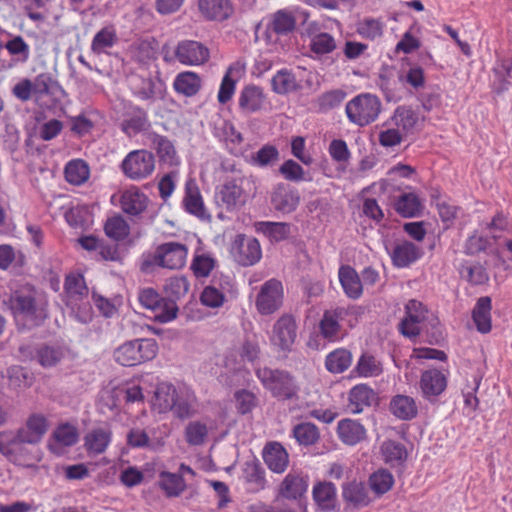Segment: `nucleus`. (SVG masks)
<instances>
[{
	"label": "nucleus",
	"instance_id": "obj_1",
	"mask_svg": "<svg viewBox=\"0 0 512 512\" xmlns=\"http://www.w3.org/2000/svg\"><path fill=\"white\" fill-rule=\"evenodd\" d=\"M9 308L18 331H30L40 327L48 318L47 303L32 293L16 291L10 296Z\"/></svg>",
	"mask_w": 512,
	"mask_h": 512
},
{
	"label": "nucleus",
	"instance_id": "obj_2",
	"mask_svg": "<svg viewBox=\"0 0 512 512\" xmlns=\"http://www.w3.org/2000/svg\"><path fill=\"white\" fill-rule=\"evenodd\" d=\"M255 374L263 387L281 400H291L298 395L299 387L295 377L286 370L269 367L257 368Z\"/></svg>",
	"mask_w": 512,
	"mask_h": 512
},
{
	"label": "nucleus",
	"instance_id": "obj_3",
	"mask_svg": "<svg viewBox=\"0 0 512 512\" xmlns=\"http://www.w3.org/2000/svg\"><path fill=\"white\" fill-rule=\"evenodd\" d=\"M158 344L153 338H138L124 342L114 351V359L122 366L132 367L153 360Z\"/></svg>",
	"mask_w": 512,
	"mask_h": 512
},
{
	"label": "nucleus",
	"instance_id": "obj_4",
	"mask_svg": "<svg viewBox=\"0 0 512 512\" xmlns=\"http://www.w3.org/2000/svg\"><path fill=\"white\" fill-rule=\"evenodd\" d=\"M187 253V247L182 243H163L156 248L150 258L142 262L141 271L149 273L152 271L151 268L155 265L170 270L180 269L185 265Z\"/></svg>",
	"mask_w": 512,
	"mask_h": 512
},
{
	"label": "nucleus",
	"instance_id": "obj_5",
	"mask_svg": "<svg viewBox=\"0 0 512 512\" xmlns=\"http://www.w3.org/2000/svg\"><path fill=\"white\" fill-rule=\"evenodd\" d=\"M345 110L350 122L365 126L377 119L381 111V101L375 95L364 93L349 101Z\"/></svg>",
	"mask_w": 512,
	"mask_h": 512
},
{
	"label": "nucleus",
	"instance_id": "obj_6",
	"mask_svg": "<svg viewBox=\"0 0 512 512\" xmlns=\"http://www.w3.org/2000/svg\"><path fill=\"white\" fill-rule=\"evenodd\" d=\"M296 338V319L293 315L285 313L273 324L270 343L278 351L288 354L292 352Z\"/></svg>",
	"mask_w": 512,
	"mask_h": 512
},
{
	"label": "nucleus",
	"instance_id": "obj_7",
	"mask_svg": "<svg viewBox=\"0 0 512 512\" xmlns=\"http://www.w3.org/2000/svg\"><path fill=\"white\" fill-rule=\"evenodd\" d=\"M140 304L153 312L155 319L167 323L177 317L178 307L173 300H166L153 288H145L139 292Z\"/></svg>",
	"mask_w": 512,
	"mask_h": 512
},
{
	"label": "nucleus",
	"instance_id": "obj_8",
	"mask_svg": "<svg viewBox=\"0 0 512 512\" xmlns=\"http://www.w3.org/2000/svg\"><path fill=\"white\" fill-rule=\"evenodd\" d=\"M125 176L132 180H142L155 169V158L148 150H134L127 154L121 164Z\"/></svg>",
	"mask_w": 512,
	"mask_h": 512
},
{
	"label": "nucleus",
	"instance_id": "obj_9",
	"mask_svg": "<svg viewBox=\"0 0 512 512\" xmlns=\"http://www.w3.org/2000/svg\"><path fill=\"white\" fill-rule=\"evenodd\" d=\"M230 254L237 264L248 267L260 261L262 249L256 238L237 234L231 243Z\"/></svg>",
	"mask_w": 512,
	"mask_h": 512
},
{
	"label": "nucleus",
	"instance_id": "obj_10",
	"mask_svg": "<svg viewBox=\"0 0 512 512\" xmlns=\"http://www.w3.org/2000/svg\"><path fill=\"white\" fill-rule=\"evenodd\" d=\"M283 285L277 279L267 280L257 294L255 305L261 315H270L283 305Z\"/></svg>",
	"mask_w": 512,
	"mask_h": 512
},
{
	"label": "nucleus",
	"instance_id": "obj_11",
	"mask_svg": "<svg viewBox=\"0 0 512 512\" xmlns=\"http://www.w3.org/2000/svg\"><path fill=\"white\" fill-rule=\"evenodd\" d=\"M270 203L275 211L290 214L297 209L300 203V194L290 184L280 182L271 191Z\"/></svg>",
	"mask_w": 512,
	"mask_h": 512
},
{
	"label": "nucleus",
	"instance_id": "obj_12",
	"mask_svg": "<svg viewBox=\"0 0 512 512\" xmlns=\"http://www.w3.org/2000/svg\"><path fill=\"white\" fill-rule=\"evenodd\" d=\"M123 121L121 130L128 136L147 131L151 124L147 111L131 101L123 103Z\"/></svg>",
	"mask_w": 512,
	"mask_h": 512
},
{
	"label": "nucleus",
	"instance_id": "obj_13",
	"mask_svg": "<svg viewBox=\"0 0 512 512\" xmlns=\"http://www.w3.org/2000/svg\"><path fill=\"white\" fill-rule=\"evenodd\" d=\"M209 49L200 42L184 40L178 43L175 56L185 65L204 64L209 59Z\"/></svg>",
	"mask_w": 512,
	"mask_h": 512
},
{
	"label": "nucleus",
	"instance_id": "obj_14",
	"mask_svg": "<svg viewBox=\"0 0 512 512\" xmlns=\"http://www.w3.org/2000/svg\"><path fill=\"white\" fill-rule=\"evenodd\" d=\"M9 431L0 432V453L10 462L24 464L28 461L39 460L35 453L27 446L29 444H9Z\"/></svg>",
	"mask_w": 512,
	"mask_h": 512
},
{
	"label": "nucleus",
	"instance_id": "obj_15",
	"mask_svg": "<svg viewBox=\"0 0 512 512\" xmlns=\"http://www.w3.org/2000/svg\"><path fill=\"white\" fill-rule=\"evenodd\" d=\"M242 478L249 493H258L266 488L265 469L256 458L243 464Z\"/></svg>",
	"mask_w": 512,
	"mask_h": 512
},
{
	"label": "nucleus",
	"instance_id": "obj_16",
	"mask_svg": "<svg viewBox=\"0 0 512 512\" xmlns=\"http://www.w3.org/2000/svg\"><path fill=\"white\" fill-rule=\"evenodd\" d=\"M198 10L208 21L223 22L233 14L230 0H198Z\"/></svg>",
	"mask_w": 512,
	"mask_h": 512
},
{
	"label": "nucleus",
	"instance_id": "obj_17",
	"mask_svg": "<svg viewBox=\"0 0 512 512\" xmlns=\"http://www.w3.org/2000/svg\"><path fill=\"white\" fill-rule=\"evenodd\" d=\"M162 82H156L152 77L136 75L132 80V93L142 101H155L162 98Z\"/></svg>",
	"mask_w": 512,
	"mask_h": 512
},
{
	"label": "nucleus",
	"instance_id": "obj_18",
	"mask_svg": "<svg viewBox=\"0 0 512 512\" xmlns=\"http://www.w3.org/2000/svg\"><path fill=\"white\" fill-rule=\"evenodd\" d=\"M447 386V379L444 374L437 370H426L420 379V388L424 398L432 401L439 396Z\"/></svg>",
	"mask_w": 512,
	"mask_h": 512
},
{
	"label": "nucleus",
	"instance_id": "obj_19",
	"mask_svg": "<svg viewBox=\"0 0 512 512\" xmlns=\"http://www.w3.org/2000/svg\"><path fill=\"white\" fill-rule=\"evenodd\" d=\"M307 489V477L288 473L279 486L277 498L282 497L288 500H300L307 492Z\"/></svg>",
	"mask_w": 512,
	"mask_h": 512
},
{
	"label": "nucleus",
	"instance_id": "obj_20",
	"mask_svg": "<svg viewBox=\"0 0 512 512\" xmlns=\"http://www.w3.org/2000/svg\"><path fill=\"white\" fill-rule=\"evenodd\" d=\"M342 498L352 508L359 509L370 503L368 490L361 481L352 480L342 484Z\"/></svg>",
	"mask_w": 512,
	"mask_h": 512
},
{
	"label": "nucleus",
	"instance_id": "obj_21",
	"mask_svg": "<svg viewBox=\"0 0 512 512\" xmlns=\"http://www.w3.org/2000/svg\"><path fill=\"white\" fill-rule=\"evenodd\" d=\"M183 205L186 212L194 215L200 220H209L211 217L205 209L200 190L196 183L193 181H188L185 185Z\"/></svg>",
	"mask_w": 512,
	"mask_h": 512
},
{
	"label": "nucleus",
	"instance_id": "obj_22",
	"mask_svg": "<svg viewBox=\"0 0 512 512\" xmlns=\"http://www.w3.org/2000/svg\"><path fill=\"white\" fill-rule=\"evenodd\" d=\"M262 456L268 468L275 473H283L289 463L288 453L279 442L267 443Z\"/></svg>",
	"mask_w": 512,
	"mask_h": 512
},
{
	"label": "nucleus",
	"instance_id": "obj_23",
	"mask_svg": "<svg viewBox=\"0 0 512 512\" xmlns=\"http://www.w3.org/2000/svg\"><path fill=\"white\" fill-rule=\"evenodd\" d=\"M423 255L422 249L410 241L398 243L390 253L392 263L397 268H405Z\"/></svg>",
	"mask_w": 512,
	"mask_h": 512
},
{
	"label": "nucleus",
	"instance_id": "obj_24",
	"mask_svg": "<svg viewBox=\"0 0 512 512\" xmlns=\"http://www.w3.org/2000/svg\"><path fill=\"white\" fill-rule=\"evenodd\" d=\"M257 233L263 234L271 243L289 239L292 224L287 222L260 221L254 224Z\"/></svg>",
	"mask_w": 512,
	"mask_h": 512
},
{
	"label": "nucleus",
	"instance_id": "obj_25",
	"mask_svg": "<svg viewBox=\"0 0 512 512\" xmlns=\"http://www.w3.org/2000/svg\"><path fill=\"white\" fill-rule=\"evenodd\" d=\"M312 495L321 511L332 512L336 509V487L332 482H318L313 487Z\"/></svg>",
	"mask_w": 512,
	"mask_h": 512
},
{
	"label": "nucleus",
	"instance_id": "obj_26",
	"mask_svg": "<svg viewBox=\"0 0 512 512\" xmlns=\"http://www.w3.org/2000/svg\"><path fill=\"white\" fill-rule=\"evenodd\" d=\"M378 399L376 392L367 384L355 385L349 392V407L354 414L361 413Z\"/></svg>",
	"mask_w": 512,
	"mask_h": 512
},
{
	"label": "nucleus",
	"instance_id": "obj_27",
	"mask_svg": "<svg viewBox=\"0 0 512 512\" xmlns=\"http://www.w3.org/2000/svg\"><path fill=\"white\" fill-rule=\"evenodd\" d=\"M148 203L149 198L138 188L124 191L120 199L123 212L131 216L140 215L146 210Z\"/></svg>",
	"mask_w": 512,
	"mask_h": 512
},
{
	"label": "nucleus",
	"instance_id": "obj_28",
	"mask_svg": "<svg viewBox=\"0 0 512 512\" xmlns=\"http://www.w3.org/2000/svg\"><path fill=\"white\" fill-rule=\"evenodd\" d=\"M265 100L263 89L254 84L245 86L239 95V108L244 113H255L261 110Z\"/></svg>",
	"mask_w": 512,
	"mask_h": 512
},
{
	"label": "nucleus",
	"instance_id": "obj_29",
	"mask_svg": "<svg viewBox=\"0 0 512 512\" xmlns=\"http://www.w3.org/2000/svg\"><path fill=\"white\" fill-rule=\"evenodd\" d=\"M32 81L36 99H40L44 95L56 99L58 96L66 94L63 87L49 72L38 74Z\"/></svg>",
	"mask_w": 512,
	"mask_h": 512
},
{
	"label": "nucleus",
	"instance_id": "obj_30",
	"mask_svg": "<svg viewBox=\"0 0 512 512\" xmlns=\"http://www.w3.org/2000/svg\"><path fill=\"white\" fill-rule=\"evenodd\" d=\"M492 71L495 76L493 83L494 92L502 94L509 90L511 86L509 78L512 72V56H498Z\"/></svg>",
	"mask_w": 512,
	"mask_h": 512
},
{
	"label": "nucleus",
	"instance_id": "obj_31",
	"mask_svg": "<svg viewBox=\"0 0 512 512\" xmlns=\"http://www.w3.org/2000/svg\"><path fill=\"white\" fill-rule=\"evenodd\" d=\"M337 433L343 443L351 446L366 438L365 427L360 422L348 418L338 422Z\"/></svg>",
	"mask_w": 512,
	"mask_h": 512
},
{
	"label": "nucleus",
	"instance_id": "obj_32",
	"mask_svg": "<svg viewBox=\"0 0 512 512\" xmlns=\"http://www.w3.org/2000/svg\"><path fill=\"white\" fill-rule=\"evenodd\" d=\"M460 276L474 286L487 284L489 274L484 264L479 261L463 260L458 268Z\"/></svg>",
	"mask_w": 512,
	"mask_h": 512
},
{
	"label": "nucleus",
	"instance_id": "obj_33",
	"mask_svg": "<svg viewBox=\"0 0 512 512\" xmlns=\"http://www.w3.org/2000/svg\"><path fill=\"white\" fill-rule=\"evenodd\" d=\"M389 411L398 419L409 421L418 414V407L415 400L407 395L398 394L392 397L389 404Z\"/></svg>",
	"mask_w": 512,
	"mask_h": 512
},
{
	"label": "nucleus",
	"instance_id": "obj_34",
	"mask_svg": "<svg viewBox=\"0 0 512 512\" xmlns=\"http://www.w3.org/2000/svg\"><path fill=\"white\" fill-rule=\"evenodd\" d=\"M242 194V187L237 184L235 179H232L220 186L216 193V201L225 206L227 211H232L240 202Z\"/></svg>",
	"mask_w": 512,
	"mask_h": 512
},
{
	"label": "nucleus",
	"instance_id": "obj_35",
	"mask_svg": "<svg viewBox=\"0 0 512 512\" xmlns=\"http://www.w3.org/2000/svg\"><path fill=\"white\" fill-rule=\"evenodd\" d=\"M491 298L489 296L480 297L472 311V319L480 333H488L491 331Z\"/></svg>",
	"mask_w": 512,
	"mask_h": 512
},
{
	"label": "nucleus",
	"instance_id": "obj_36",
	"mask_svg": "<svg viewBox=\"0 0 512 512\" xmlns=\"http://www.w3.org/2000/svg\"><path fill=\"white\" fill-rule=\"evenodd\" d=\"M339 280L345 294L351 299H358L363 293L361 278L351 266L344 265L339 269Z\"/></svg>",
	"mask_w": 512,
	"mask_h": 512
},
{
	"label": "nucleus",
	"instance_id": "obj_37",
	"mask_svg": "<svg viewBox=\"0 0 512 512\" xmlns=\"http://www.w3.org/2000/svg\"><path fill=\"white\" fill-rule=\"evenodd\" d=\"M396 212L404 218L419 217L423 210L422 202L415 193H403L395 202Z\"/></svg>",
	"mask_w": 512,
	"mask_h": 512
},
{
	"label": "nucleus",
	"instance_id": "obj_38",
	"mask_svg": "<svg viewBox=\"0 0 512 512\" xmlns=\"http://www.w3.org/2000/svg\"><path fill=\"white\" fill-rule=\"evenodd\" d=\"M384 461L391 467L401 466L407 460L408 453L404 444L395 440H386L381 444Z\"/></svg>",
	"mask_w": 512,
	"mask_h": 512
},
{
	"label": "nucleus",
	"instance_id": "obj_39",
	"mask_svg": "<svg viewBox=\"0 0 512 512\" xmlns=\"http://www.w3.org/2000/svg\"><path fill=\"white\" fill-rule=\"evenodd\" d=\"M173 86L176 92L186 97H192L201 88V78L191 71L181 72L176 76Z\"/></svg>",
	"mask_w": 512,
	"mask_h": 512
},
{
	"label": "nucleus",
	"instance_id": "obj_40",
	"mask_svg": "<svg viewBox=\"0 0 512 512\" xmlns=\"http://www.w3.org/2000/svg\"><path fill=\"white\" fill-rule=\"evenodd\" d=\"M118 42L116 29L113 25H107L100 29L93 37L91 50L94 54L100 55L107 49L112 48Z\"/></svg>",
	"mask_w": 512,
	"mask_h": 512
},
{
	"label": "nucleus",
	"instance_id": "obj_41",
	"mask_svg": "<svg viewBox=\"0 0 512 512\" xmlns=\"http://www.w3.org/2000/svg\"><path fill=\"white\" fill-rule=\"evenodd\" d=\"M178 396L174 385L161 383L155 390L154 406L160 413L168 412L175 405Z\"/></svg>",
	"mask_w": 512,
	"mask_h": 512
},
{
	"label": "nucleus",
	"instance_id": "obj_42",
	"mask_svg": "<svg viewBox=\"0 0 512 512\" xmlns=\"http://www.w3.org/2000/svg\"><path fill=\"white\" fill-rule=\"evenodd\" d=\"M351 363L352 354L344 348L330 352L325 359V367L331 373H342L350 367Z\"/></svg>",
	"mask_w": 512,
	"mask_h": 512
},
{
	"label": "nucleus",
	"instance_id": "obj_43",
	"mask_svg": "<svg viewBox=\"0 0 512 512\" xmlns=\"http://www.w3.org/2000/svg\"><path fill=\"white\" fill-rule=\"evenodd\" d=\"M159 486L167 497H177L186 488L185 480L179 473L161 472Z\"/></svg>",
	"mask_w": 512,
	"mask_h": 512
},
{
	"label": "nucleus",
	"instance_id": "obj_44",
	"mask_svg": "<svg viewBox=\"0 0 512 512\" xmlns=\"http://www.w3.org/2000/svg\"><path fill=\"white\" fill-rule=\"evenodd\" d=\"M270 28L277 35H287L295 30L296 19L287 10H278L273 14Z\"/></svg>",
	"mask_w": 512,
	"mask_h": 512
},
{
	"label": "nucleus",
	"instance_id": "obj_45",
	"mask_svg": "<svg viewBox=\"0 0 512 512\" xmlns=\"http://www.w3.org/2000/svg\"><path fill=\"white\" fill-rule=\"evenodd\" d=\"M279 158L280 152L278 148L271 144H265L251 155L250 163L261 168L270 167L277 163Z\"/></svg>",
	"mask_w": 512,
	"mask_h": 512
},
{
	"label": "nucleus",
	"instance_id": "obj_46",
	"mask_svg": "<svg viewBox=\"0 0 512 512\" xmlns=\"http://www.w3.org/2000/svg\"><path fill=\"white\" fill-rule=\"evenodd\" d=\"M64 174L70 184L81 185L89 178V167L83 160H71L67 163Z\"/></svg>",
	"mask_w": 512,
	"mask_h": 512
},
{
	"label": "nucleus",
	"instance_id": "obj_47",
	"mask_svg": "<svg viewBox=\"0 0 512 512\" xmlns=\"http://www.w3.org/2000/svg\"><path fill=\"white\" fill-rule=\"evenodd\" d=\"M272 90L280 95L296 91L298 85L294 74L286 69L278 71L271 80Z\"/></svg>",
	"mask_w": 512,
	"mask_h": 512
},
{
	"label": "nucleus",
	"instance_id": "obj_48",
	"mask_svg": "<svg viewBox=\"0 0 512 512\" xmlns=\"http://www.w3.org/2000/svg\"><path fill=\"white\" fill-rule=\"evenodd\" d=\"M64 354L60 347L41 344L36 348V358L38 363L44 368H50L56 366Z\"/></svg>",
	"mask_w": 512,
	"mask_h": 512
},
{
	"label": "nucleus",
	"instance_id": "obj_49",
	"mask_svg": "<svg viewBox=\"0 0 512 512\" xmlns=\"http://www.w3.org/2000/svg\"><path fill=\"white\" fill-rule=\"evenodd\" d=\"M394 484V477L387 469L381 468L369 477V485L371 490L377 495L381 496L387 493Z\"/></svg>",
	"mask_w": 512,
	"mask_h": 512
},
{
	"label": "nucleus",
	"instance_id": "obj_50",
	"mask_svg": "<svg viewBox=\"0 0 512 512\" xmlns=\"http://www.w3.org/2000/svg\"><path fill=\"white\" fill-rule=\"evenodd\" d=\"M293 436L300 445L304 446H311L320 438L317 426L310 422H302L295 425L293 428Z\"/></svg>",
	"mask_w": 512,
	"mask_h": 512
},
{
	"label": "nucleus",
	"instance_id": "obj_51",
	"mask_svg": "<svg viewBox=\"0 0 512 512\" xmlns=\"http://www.w3.org/2000/svg\"><path fill=\"white\" fill-rule=\"evenodd\" d=\"M110 442V433L98 428L85 436V447L96 454L103 453Z\"/></svg>",
	"mask_w": 512,
	"mask_h": 512
},
{
	"label": "nucleus",
	"instance_id": "obj_52",
	"mask_svg": "<svg viewBox=\"0 0 512 512\" xmlns=\"http://www.w3.org/2000/svg\"><path fill=\"white\" fill-rule=\"evenodd\" d=\"M8 53L19 63H26L30 57V47L20 35L12 36L4 45Z\"/></svg>",
	"mask_w": 512,
	"mask_h": 512
},
{
	"label": "nucleus",
	"instance_id": "obj_53",
	"mask_svg": "<svg viewBox=\"0 0 512 512\" xmlns=\"http://www.w3.org/2000/svg\"><path fill=\"white\" fill-rule=\"evenodd\" d=\"M395 124L402 130H413L419 120L418 114L409 106H398L392 116Z\"/></svg>",
	"mask_w": 512,
	"mask_h": 512
},
{
	"label": "nucleus",
	"instance_id": "obj_54",
	"mask_svg": "<svg viewBox=\"0 0 512 512\" xmlns=\"http://www.w3.org/2000/svg\"><path fill=\"white\" fill-rule=\"evenodd\" d=\"M165 292L168 296L166 300L176 301L185 296L189 290V282L184 276L171 277L166 281L164 286Z\"/></svg>",
	"mask_w": 512,
	"mask_h": 512
},
{
	"label": "nucleus",
	"instance_id": "obj_55",
	"mask_svg": "<svg viewBox=\"0 0 512 512\" xmlns=\"http://www.w3.org/2000/svg\"><path fill=\"white\" fill-rule=\"evenodd\" d=\"M355 369L358 374L363 377L378 376L383 371L381 363L377 361L373 355L368 353L361 355Z\"/></svg>",
	"mask_w": 512,
	"mask_h": 512
},
{
	"label": "nucleus",
	"instance_id": "obj_56",
	"mask_svg": "<svg viewBox=\"0 0 512 512\" xmlns=\"http://www.w3.org/2000/svg\"><path fill=\"white\" fill-rule=\"evenodd\" d=\"M309 46L310 50L315 54L324 55L336 49V42L331 34L321 32L311 38Z\"/></svg>",
	"mask_w": 512,
	"mask_h": 512
},
{
	"label": "nucleus",
	"instance_id": "obj_57",
	"mask_svg": "<svg viewBox=\"0 0 512 512\" xmlns=\"http://www.w3.org/2000/svg\"><path fill=\"white\" fill-rule=\"evenodd\" d=\"M208 436L206 424L200 421L190 422L185 428V440L191 446H199Z\"/></svg>",
	"mask_w": 512,
	"mask_h": 512
},
{
	"label": "nucleus",
	"instance_id": "obj_58",
	"mask_svg": "<svg viewBox=\"0 0 512 512\" xmlns=\"http://www.w3.org/2000/svg\"><path fill=\"white\" fill-rule=\"evenodd\" d=\"M64 289L67 295L75 300L88 294V288L82 275L70 274L66 276Z\"/></svg>",
	"mask_w": 512,
	"mask_h": 512
},
{
	"label": "nucleus",
	"instance_id": "obj_59",
	"mask_svg": "<svg viewBox=\"0 0 512 512\" xmlns=\"http://www.w3.org/2000/svg\"><path fill=\"white\" fill-rule=\"evenodd\" d=\"M490 246L491 242L486 236L474 231L473 234L466 239L463 252L468 256H475L481 252H486Z\"/></svg>",
	"mask_w": 512,
	"mask_h": 512
},
{
	"label": "nucleus",
	"instance_id": "obj_60",
	"mask_svg": "<svg viewBox=\"0 0 512 512\" xmlns=\"http://www.w3.org/2000/svg\"><path fill=\"white\" fill-rule=\"evenodd\" d=\"M104 230L109 238L119 241L127 237L129 226L126 221L118 215L107 220Z\"/></svg>",
	"mask_w": 512,
	"mask_h": 512
},
{
	"label": "nucleus",
	"instance_id": "obj_61",
	"mask_svg": "<svg viewBox=\"0 0 512 512\" xmlns=\"http://www.w3.org/2000/svg\"><path fill=\"white\" fill-rule=\"evenodd\" d=\"M54 439L67 447L74 446L79 440V434L75 426L65 423L59 425L53 432Z\"/></svg>",
	"mask_w": 512,
	"mask_h": 512
},
{
	"label": "nucleus",
	"instance_id": "obj_62",
	"mask_svg": "<svg viewBox=\"0 0 512 512\" xmlns=\"http://www.w3.org/2000/svg\"><path fill=\"white\" fill-rule=\"evenodd\" d=\"M278 172L285 180L290 182L298 183L305 179L303 167L293 159L284 161L279 167Z\"/></svg>",
	"mask_w": 512,
	"mask_h": 512
},
{
	"label": "nucleus",
	"instance_id": "obj_63",
	"mask_svg": "<svg viewBox=\"0 0 512 512\" xmlns=\"http://www.w3.org/2000/svg\"><path fill=\"white\" fill-rule=\"evenodd\" d=\"M346 92L334 89L321 94L318 97V106L321 111H328L338 107L346 98Z\"/></svg>",
	"mask_w": 512,
	"mask_h": 512
},
{
	"label": "nucleus",
	"instance_id": "obj_64",
	"mask_svg": "<svg viewBox=\"0 0 512 512\" xmlns=\"http://www.w3.org/2000/svg\"><path fill=\"white\" fill-rule=\"evenodd\" d=\"M153 144L156 147L159 158L164 162L173 163L176 157V150L173 143L163 135L155 134Z\"/></svg>",
	"mask_w": 512,
	"mask_h": 512
}]
</instances>
